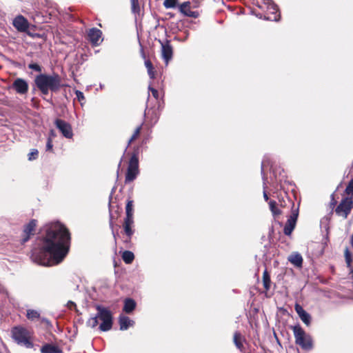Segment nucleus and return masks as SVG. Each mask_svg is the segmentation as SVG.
<instances>
[{"label": "nucleus", "mask_w": 353, "mask_h": 353, "mask_svg": "<svg viewBox=\"0 0 353 353\" xmlns=\"http://www.w3.org/2000/svg\"><path fill=\"white\" fill-rule=\"evenodd\" d=\"M45 236L38 249L32 250L31 259L38 265L52 266L61 263L69 250L70 234L59 222L44 227Z\"/></svg>", "instance_id": "nucleus-1"}, {"label": "nucleus", "mask_w": 353, "mask_h": 353, "mask_svg": "<svg viewBox=\"0 0 353 353\" xmlns=\"http://www.w3.org/2000/svg\"><path fill=\"white\" fill-rule=\"evenodd\" d=\"M34 82L38 90L44 95L48 94L50 91L56 92L61 87V77L57 73H41L35 77Z\"/></svg>", "instance_id": "nucleus-2"}, {"label": "nucleus", "mask_w": 353, "mask_h": 353, "mask_svg": "<svg viewBox=\"0 0 353 353\" xmlns=\"http://www.w3.org/2000/svg\"><path fill=\"white\" fill-rule=\"evenodd\" d=\"M97 314L95 316L88 319L87 324L92 328L97 327L99 324V319L102 322L99 325L100 330L106 332L110 330L112 326V316L111 312L106 308L97 305L96 307Z\"/></svg>", "instance_id": "nucleus-3"}, {"label": "nucleus", "mask_w": 353, "mask_h": 353, "mask_svg": "<svg viewBox=\"0 0 353 353\" xmlns=\"http://www.w3.org/2000/svg\"><path fill=\"white\" fill-rule=\"evenodd\" d=\"M11 336L14 342L18 345L27 348H32L33 347L32 341V334L27 328L23 326H15L11 330Z\"/></svg>", "instance_id": "nucleus-4"}, {"label": "nucleus", "mask_w": 353, "mask_h": 353, "mask_svg": "<svg viewBox=\"0 0 353 353\" xmlns=\"http://www.w3.org/2000/svg\"><path fill=\"white\" fill-rule=\"evenodd\" d=\"M293 332L296 343L303 350H309L312 348V339L300 325H295L293 327Z\"/></svg>", "instance_id": "nucleus-5"}, {"label": "nucleus", "mask_w": 353, "mask_h": 353, "mask_svg": "<svg viewBox=\"0 0 353 353\" xmlns=\"http://www.w3.org/2000/svg\"><path fill=\"white\" fill-rule=\"evenodd\" d=\"M139 173V161L138 158L135 154H134L130 160L126 176L125 183H129L134 181Z\"/></svg>", "instance_id": "nucleus-6"}, {"label": "nucleus", "mask_w": 353, "mask_h": 353, "mask_svg": "<svg viewBox=\"0 0 353 353\" xmlns=\"http://www.w3.org/2000/svg\"><path fill=\"white\" fill-rule=\"evenodd\" d=\"M353 207V201L351 198H345L341 200L335 210L336 214L346 219Z\"/></svg>", "instance_id": "nucleus-7"}, {"label": "nucleus", "mask_w": 353, "mask_h": 353, "mask_svg": "<svg viewBox=\"0 0 353 353\" xmlns=\"http://www.w3.org/2000/svg\"><path fill=\"white\" fill-rule=\"evenodd\" d=\"M263 2L265 6L267 11L271 14V15H269L268 14H267V15H264V19L278 21L280 18V14H276L279 10L277 6L272 0H263Z\"/></svg>", "instance_id": "nucleus-8"}, {"label": "nucleus", "mask_w": 353, "mask_h": 353, "mask_svg": "<svg viewBox=\"0 0 353 353\" xmlns=\"http://www.w3.org/2000/svg\"><path fill=\"white\" fill-rule=\"evenodd\" d=\"M298 216H299L298 208L292 209L291 214L289 216V218L288 219L283 229V232L285 235L290 236L292 234V231L294 230V229L296 226Z\"/></svg>", "instance_id": "nucleus-9"}, {"label": "nucleus", "mask_w": 353, "mask_h": 353, "mask_svg": "<svg viewBox=\"0 0 353 353\" xmlns=\"http://www.w3.org/2000/svg\"><path fill=\"white\" fill-rule=\"evenodd\" d=\"M12 26L19 32H26L30 26L28 21L21 14L17 15L12 21Z\"/></svg>", "instance_id": "nucleus-10"}, {"label": "nucleus", "mask_w": 353, "mask_h": 353, "mask_svg": "<svg viewBox=\"0 0 353 353\" xmlns=\"http://www.w3.org/2000/svg\"><path fill=\"white\" fill-rule=\"evenodd\" d=\"M159 42L161 45V57L164 60L165 64L168 65L169 61L172 58V47L170 45V41L168 40H166L165 42L159 41Z\"/></svg>", "instance_id": "nucleus-11"}, {"label": "nucleus", "mask_w": 353, "mask_h": 353, "mask_svg": "<svg viewBox=\"0 0 353 353\" xmlns=\"http://www.w3.org/2000/svg\"><path fill=\"white\" fill-rule=\"evenodd\" d=\"M55 125L65 137L68 139L72 137L73 133L72 128L69 123L63 120L57 119L55 121Z\"/></svg>", "instance_id": "nucleus-12"}, {"label": "nucleus", "mask_w": 353, "mask_h": 353, "mask_svg": "<svg viewBox=\"0 0 353 353\" xmlns=\"http://www.w3.org/2000/svg\"><path fill=\"white\" fill-rule=\"evenodd\" d=\"M12 88L16 91L17 93L20 94H25L28 91V83L23 79L17 78L14 81L12 85Z\"/></svg>", "instance_id": "nucleus-13"}, {"label": "nucleus", "mask_w": 353, "mask_h": 353, "mask_svg": "<svg viewBox=\"0 0 353 353\" xmlns=\"http://www.w3.org/2000/svg\"><path fill=\"white\" fill-rule=\"evenodd\" d=\"M37 225V221L35 220H31L27 225H25L23 231L22 243L27 242L30 235L33 234V232L35 230Z\"/></svg>", "instance_id": "nucleus-14"}, {"label": "nucleus", "mask_w": 353, "mask_h": 353, "mask_svg": "<svg viewBox=\"0 0 353 353\" xmlns=\"http://www.w3.org/2000/svg\"><path fill=\"white\" fill-rule=\"evenodd\" d=\"M101 35V31L96 28H92L90 29L88 32V40L94 46H97L99 44Z\"/></svg>", "instance_id": "nucleus-15"}, {"label": "nucleus", "mask_w": 353, "mask_h": 353, "mask_svg": "<svg viewBox=\"0 0 353 353\" xmlns=\"http://www.w3.org/2000/svg\"><path fill=\"white\" fill-rule=\"evenodd\" d=\"M295 311L298 314L301 321L306 325H309L311 321V316L307 313L299 304L294 306Z\"/></svg>", "instance_id": "nucleus-16"}, {"label": "nucleus", "mask_w": 353, "mask_h": 353, "mask_svg": "<svg viewBox=\"0 0 353 353\" xmlns=\"http://www.w3.org/2000/svg\"><path fill=\"white\" fill-rule=\"evenodd\" d=\"M179 10L183 14L187 17L196 18L199 16L197 12L191 10L190 3L189 1H185L181 3L179 6Z\"/></svg>", "instance_id": "nucleus-17"}, {"label": "nucleus", "mask_w": 353, "mask_h": 353, "mask_svg": "<svg viewBox=\"0 0 353 353\" xmlns=\"http://www.w3.org/2000/svg\"><path fill=\"white\" fill-rule=\"evenodd\" d=\"M133 224H134V219L133 218H129V217L125 218L123 227L124 232H125V234L127 235V236L128 237V239H131L132 236L134 234V230L132 229Z\"/></svg>", "instance_id": "nucleus-18"}, {"label": "nucleus", "mask_w": 353, "mask_h": 353, "mask_svg": "<svg viewBox=\"0 0 353 353\" xmlns=\"http://www.w3.org/2000/svg\"><path fill=\"white\" fill-rule=\"evenodd\" d=\"M288 260L297 268H301L303 264V257L298 252L292 253L288 257Z\"/></svg>", "instance_id": "nucleus-19"}, {"label": "nucleus", "mask_w": 353, "mask_h": 353, "mask_svg": "<svg viewBox=\"0 0 353 353\" xmlns=\"http://www.w3.org/2000/svg\"><path fill=\"white\" fill-rule=\"evenodd\" d=\"M119 323L121 330H126L129 327L134 325V321L126 316L121 315L119 319Z\"/></svg>", "instance_id": "nucleus-20"}, {"label": "nucleus", "mask_w": 353, "mask_h": 353, "mask_svg": "<svg viewBox=\"0 0 353 353\" xmlns=\"http://www.w3.org/2000/svg\"><path fill=\"white\" fill-rule=\"evenodd\" d=\"M41 353H62V350L53 344H46L41 348Z\"/></svg>", "instance_id": "nucleus-21"}, {"label": "nucleus", "mask_w": 353, "mask_h": 353, "mask_svg": "<svg viewBox=\"0 0 353 353\" xmlns=\"http://www.w3.org/2000/svg\"><path fill=\"white\" fill-rule=\"evenodd\" d=\"M136 307L135 301L132 299H126L124 301L123 311L125 313H131Z\"/></svg>", "instance_id": "nucleus-22"}, {"label": "nucleus", "mask_w": 353, "mask_h": 353, "mask_svg": "<svg viewBox=\"0 0 353 353\" xmlns=\"http://www.w3.org/2000/svg\"><path fill=\"white\" fill-rule=\"evenodd\" d=\"M134 259V255L131 251H124L122 254V259L126 264H130Z\"/></svg>", "instance_id": "nucleus-23"}, {"label": "nucleus", "mask_w": 353, "mask_h": 353, "mask_svg": "<svg viewBox=\"0 0 353 353\" xmlns=\"http://www.w3.org/2000/svg\"><path fill=\"white\" fill-rule=\"evenodd\" d=\"M270 276L268 272V271L265 270L263 273V287L265 289V290H269L270 288Z\"/></svg>", "instance_id": "nucleus-24"}, {"label": "nucleus", "mask_w": 353, "mask_h": 353, "mask_svg": "<svg viewBox=\"0 0 353 353\" xmlns=\"http://www.w3.org/2000/svg\"><path fill=\"white\" fill-rule=\"evenodd\" d=\"M145 65L148 70V74L150 79H154L155 78V71L154 70V68L152 65V62L150 60H145Z\"/></svg>", "instance_id": "nucleus-25"}, {"label": "nucleus", "mask_w": 353, "mask_h": 353, "mask_svg": "<svg viewBox=\"0 0 353 353\" xmlns=\"http://www.w3.org/2000/svg\"><path fill=\"white\" fill-rule=\"evenodd\" d=\"M125 217L133 218V201H128L125 206Z\"/></svg>", "instance_id": "nucleus-26"}, {"label": "nucleus", "mask_w": 353, "mask_h": 353, "mask_svg": "<svg viewBox=\"0 0 353 353\" xmlns=\"http://www.w3.org/2000/svg\"><path fill=\"white\" fill-rule=\"evenodd\" d=\"M270 209L274 216H279L281 211L276 207V203L274 201H270L269 203Z\"/></svg>", "instance_id": "nucleus-27"}, {"label": "nucleus", "mask_w": 353, "mask_h": 353, "mask_svg": "<svg viewBox=\"0 0 353 353\" xmlns=\"http://www.w3.org/2000/svg\"><path fill=\"white\" fill-rule=\"evenodd\" d=\"M151 117L154 121L151 122V124L155 123L158 119V116L156 112H144L145 122H148L149 117Z\"/></svg>", "instance_id": "nucleus-28"}, {"label": "nucleus", "mask_w": 353, "mask_h": 353, "mask_svg": "<svg viewBox=\"0 0 353 353\" xmlns=\"http://www.w3.org/2000/svg\"><path fill=\"white\" fill-rule=\"evenodd\" d=\"M345 261L347 265V267L350 268V274H352V277H353V268H352V267H351L352 258H351V254H350L348 248H346L345 250Z\"/></svg>", "instance_id": "nucleus-29"}, {"label": "nucleus", "mask_w": 353, "mask_h": 353, "mask_svg": "<svg viewBox=\"0 0 353 353\" xmlns=\"http://www.w3.org/2000/svg\"><path fill=\"white\" fill-rule=\"evenodd\" d=\"M39 313L37 310H28L26 316L30 320H34L39 318Z\"/></svg>", "instance_id": "nucleus-30"}, {"label": "nucleus", "mask_w": 353, "mask_h": 353, "mask_svg": "<svg viewBox=\"0 0 353 353\" xmlns=\"http://www.w3.org/2000/svg\"><path fill=\"white\" fill-rule=\"evenodd\" d=\"M141 130V125L136 128V130H134L132 136L131 137V138L128 141V145H129L132 141H134L135 139H137V137L140 134Z\"/></svg>", "instance_id": "nucleus-31"}, {"label": "nucleus", "mask_w": 353, "mask_h": 353, "mask_svg": "<svg viewBox=\"0 0 353 353\" xmlns=\"http://www.w3.org/2000/svg\"><path fill=\"white\" fill-rule=\"evenodd\" d=\"M177 3V0H165L163 2V6L165 8H174L176 7Z\"/></svg>", "instance_id": "nucleus-32"}, {"label": "nucleus", "mask_w": 353, "mask_h": 353, "mask_svg": "<svg viewBox=\"0 0 353 353\" xmlns=\"http://www.w3.org/2000/svg\"><path fill=\"white\" fill-rule=\"evenodd\" d=\"M241 334L239 332H236L234 335V342L237 348L241 349L243 344L240 341Z\"/></svg>", "instance_id": "nucleus-33"}, {"label": "nucleus", "mask_w": 353, "mask_h": 353, "mask_svg": "<svg viewBox=\"0 0 353 353\" xmlns=\"http://www.w3.org/2000/svg\"><path fill=\"white\" fill-rule=\"evenodd\" d=\"M132 11L134 13H137L140 10L139 1L138 0H130Z\"/></svg>", "instance_id": "nucleus-34"}, {"label": "nucleus", "mask_w": 353, "mask_h": 353, "mask_svg": "<svg viewBox=\"0 0 353 353\" xmlns=\"http://www.w3.org/2000/svg\"><path fill=\"white\" fill-rule=\"evenodd\" d=\"M39 152L37 149H32L28 154V160L32 161L38 157Z\"/></svg>", "instance_id": "nucleus-35"}, {"label": "nucleus", "mask_w": 353, "mask_h": 353, "mask_svg": "<svg viewBox=\"0 0 353 353\" xmlns=\"http://www.w3.org/2000/svg\"><path fill=\"white\" fill-rule=\"evenodd\" d=\"M28 68L39 72H41L42 70L41 67L39 64L34 63H30L28 65Z\"/></svg>", "instance_id": "nucleus-36"}, {"label": "nucleus", "mask_w": 353, "mask_h": 353, "mask_svg": "<svg viewBox=\"0 0 353 353\" xmlns=\"http://www.w3.org/2000/svg\"><path fill=\"white\" fill-rule=\"evenodd\" d=\"M345 192L347 194H353V179H352L345 189Z\"/></svg>", "instance_id": "nucleus-37"}, {"label": "nucleus", "mask_w": 353, "mask_h": 353, "mask_svg": "<svg viewBox=\"0 0 353 353\" xmlns=\"http://www.w3.org/2000/svg\"><path fill=\"white\" fill-rule=\"evenodd\" d=\"M76 97L78 99V100L81 102L83 100L85 99L83 93L79 90H77L75 92Z\"/></svg>", "instance_id": "nucleus-38"}, {"label": "nucleus", "mask_w": 353, "mask_h": 353, "mask_svg": "<svg viewBox=\"0 0 353 353\" xmlns=\"http://www.w3.org/2000/svg\"><path fill=\"white\" fill-rule=\"evenodd\" d=\"M67 307L70 310L74 309L76 311H77L76 304L71 301L68 302Z\"/></svg>", "instance_id": "nucleus-39"}, {"label": "nucleus", "mask_w": 353, "mask_h": 353, "mask_svg": "<svg viewBox=\"0 0 353 353\" xmlns=\"http://www.w3.org/2000/svg\"><path fill=\"white\" fill-rule=\"evenodd\" d=\"M52 149V140L50 138L48 139L47 143H46V150H51Z\"/></svg>", "instance_id": "nucleus-40"}, {"label": "nucleus", "mask_w": 353, "mask_h": 353, "mask_svg": "<svg viewBox=\"0 0 353 353\" xmlns=\"http://www.w3.org/2000/svg\"><path fill=\"white\" fill-rule=\"evenodd\" d=\"M149 90L151 91V92H152V95L154 96V97L157 99V97H158V91L156 89L150 88V87H149Z\"/></svg>", "instance_id": "nucleus-41"}, {"label": "nucleus", "mask_w": 353, "mask_h": 353, "mask_svg": "<svg viewBox=\"0 0 353 353\" xmlns=\"http://www.w3.org/2000/svg\"><path fill=\"white\" fill-rule=\"evenodd\" d=\"M263 197H264L265 201L268 200V194H267V193H266V192L265 190L263 192Z\"/></svg>", "instance_id": "nucleus-42"}, {"label": "nucleus", "mask_w": 353, "mask_h": 353, "mask_svg": "<svg viewBox=\"0 0 353 353\" xmlns=\"http://www.w3.org/2000/svg\"><path fill=\"white\" fill-rule=\"evenodd\" d=\"M256 16L257 17H259V19H264V17H263V14H256Z\"/></svg>", "instance_id": "nucleus-43"}, {"label": "nucleus", "mask_w": 353, "mask_h": 353, "mask_svg": "<svg viewBox=\"0 0 353 353\" xmlns=\"http://www.w3.org/2000/svg\"><path fill=\"white\" fill-rule=\"evenodd\" d=\"M263 164H264V163L263 162V163H262V165H261V169H262V170H263Z\"/></svg>", "instance_id": "nucleus-44"}, {"label": "nucleus", "mask_w": 353, "mask_h": 353, "mask_svg": "<svg viewBox=\"0 0 353 353\" xmlns=\"http://www.w3.org/2000/svg\"><path fill=\"white\" fill-rule=\"evenodd\" d=\"M121 161L119 163V168L121 166Z\"/></svg>", "instance_id": "nucleus-45"}]
</instances>
